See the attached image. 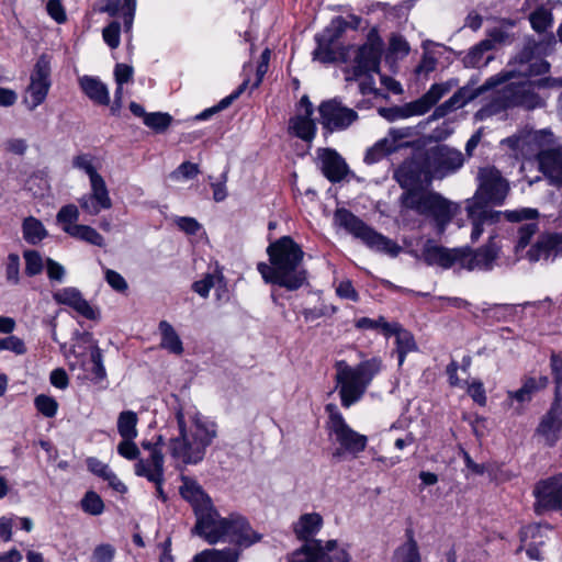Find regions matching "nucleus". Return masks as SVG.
Returning <instances> with one entry per match:
<instances>
[{
  "label": "nucleus",
  "mask_w": 562,
  "mask_h": 562,
  "mask_svg": "<svg viewBox=\"0 0 562 562\" xmlns=\"http://www.w3.org/2000/svg\"><path fill=\"white\" fill-rule=\"evenodd\" d=\"M323 526V518L317 513L304 514L294 525V533L300 540L308 542Z\"/></svg>",
  "instance_id": "obj_33"
},
{
  "label": "nucleus",
  "mask_w": 562,
  "mask_h": 562,
  "mask_svg": "<svg viewBox=\"0 0 562 562\" xmlns=\"http://www.w3.org/2000/svg\"><path fill=\"white\" fill-rule=\"evenodd\" d=\"M319 168L324 177L333 183L340 182L349 169L344 158L331 148H321L317 153Z\"/></svg>",
  "instance_id": "obj_21"
},
{
  "label": "nucleus",
  "mask_w": 562,
  "mask_h": 562,
  "mask_svg": "<svg viewBox=\"0 0 562 562\" xmlns=\"http://www.w3.org/2000/svg\"><path fill=\"white\" fill-rule=\"evenodd\" d=\"M463 154L448 145H437L426 154V167L431 177L443 179L456 173L464 165Z\"/></svg>",
  "instance_id": "obj_13"
},
{
  "label": "nucleus",
  "mask_w": 562,
  "mask_h": 562,
  "mask_svg": "<svg viewBox=\"0 0 562 562\" xmlns=\"http://www.w3.org/2000/svg\"><path fill=\"white\" fill-rule=\"evenodd\" d=\"M540 171L550 183L562 187V147L547 148L538 154Z\"/></svg>",
  "instance_id": "obj_25"
},
{
  "label": "nucleus",
  "mask_w": 562,
  "mask_h": 562,
  "mask_svg": "<svg viewBox=\"0 0 562 562\" xmlns=\"http://www.w3.org/2000/svg\"><path fill=\"white\" fill-rule=\"evenodd\" d=\"M459 85V80L451 78L445 82L434 83L419 99L403 106L379 108L378 113L389 122L406 119L413 115L427 113L437 102Z\"/></svg>",
  "instance_id": "obj_10"
},
{
  "label": "nucleus",
  "mask_w": 562,
  "mask_h": 562,
  "mask_svg": "<svg viewBox=\"0 0 562 562\" xmlns=\"http://www.w3.org/2000/svg\"><path fill=\"white\" fill-rule=\"evenodd\" d=\"M348 29V21L342 16L334 18L328 26L319 33L325 40L329 41V43H334L337 45V41L341 37V35Z\"/></svg>",
  "instance_id": "obj_45"
},
{
  "label": "nucleus",
  "mask_w": 562,
  "mask_h": 562,
  "mask_svg": "<svg viewBox=\"0 0 562 562\" xmlns=\"http://www.w3.org/2000/svg\"><path fill=\"white\" fill-rule=\"evenodd\" d=\"M22 229L24 239L32 245L42 241L47 235L43 223L33 216H29L24 220Z\"/></svg>",
  "instance_id": "obj_40"
},
{
  "label": "nucleus",
  "mask_w": 562,
  "mask_h": 562,
  "mask_svg": "<svg viewBox=\"0 0 562 562\" xmlns=\"http://www.w3.org/2000/svg\"><path fill=\"white\" fill-rule=\"evenodd\" d=\"M78 203L89 215H98L101 211L112 207V200L103 177L90 181V192L83 194Z\"/></svg>",
  "instance_id": "obj_19"
},
{
  "label": "nucleus",
  "mask_w": 562,
  "mask_h": 562,
  "mask_svg": "<svg viewBox=\"0 0 562 562\" xmlns=\"http://www.w3.org/2000/svg\"><path fill=\"white\" fill-rule=\"evenodd\" d=\"M121 25L117 21H112L102 31L103 41L112 49L117 48L121 43Z\"/></svg>",
  "instance_id": "obj_56"
},
{
  "label": "nucleus",
  "mask_w": 562,
  "mask_h": 562,
  "mask_svg": "<svg viewBox=\"0 0 562 562\" xmlns=\"http://www.w3.org/2000/svg\"><path fill=\"white\" fill-rule=\"evenodd\" d=\"M319 123L328 133L340 132L351 126L358 119V113L342 104L338 98L323 101L318 105Z\"/></svg>",
  "instance_id": "obj_15"
},
{
  "label": "nucleus",
  "mask_w": 562,
  "mask_h": 562,
  "mask_svg": "<svg viewBox=\"0 0 562 562\" xmlns=\"http://www.w3.org/2000/svg\"><path fill=\"white\" fill-rule=\"evenodd\" d=\"M398 147L400 146L390 140L389 137L381 138L367 149L363 160L367 165L376 164L387 155L396 151Z\"/></svg>",
  "instance_id": "obj_37"
},
{
  "label": "nucleus",
  "mask_w": 562,
  "mask_h": 562,
  "mask_svg": "<svg viewBox=\"0 0 562 562\" xmlns=\"http://www.w3.org/2000/svg\"><path fill=\"white\" fill-rule=\"evenodd\" d=\"M531 27L537 33H543L553 24V14L551 9L540 5L529 15Z\"/></svg>",
  "instance_id": "obj_42"
},
{
  "label": "nucleus",
  "mask_w": 562,
  "mask_h": 562,
  "mask_svg": "<svg viewBox=\"0 0 562 562\" xmlns=\"http://www.w3.org/2000/svg\"><path fill=\"white\" fill-rule=\"evenodd\" d=\"M135 474L146 477L151 483H159L164 475V456L154 447L148 459H139L135 465Z\"/></svg>",
  "instance_id": "obj_28"
},
{
  "label": "nucleus",
  "mask_w": 562,
  "mask_h": 562,
  "mask_svg": "<svg viewBox=\"0 0 562 562\" xmlns=\"http://www.w3.org/2000/svg\"><path fill=\"white\" fill-rule=\"evenodd\" d=\"M400 200L403 207L429 218L438 235L446 232L459 211L458 204L435 191L403 192Z\"/></svg>",
  "instance_id": "obj_6"
},
{
  "label": "nucleus",
  "mask_w": 562,
  "mask_h": 562,
  "mask_svg": "<svg viewBox=\"0 0 562 562\" xmlns=\"http://www.w3.org/2000/svg\"><path fill=\"white\" fill-rule=\"evenodd\" d=\"M422 258L428 266H439L442 269H449L456 263L460 265L461 248L448 249L432 244L431 240H427L422 250Z\"/></svg>",
  "instance_id": "obj_24"
},
{
  "label": "nucleus",
  "mask_w": 562,
  "mask_h": 562,
  "mask_svg": "<svg viewBox=\"0 0 562 562\" xmlns=\"http://www.w3.org/2000/svg\"><path fill=\"white\" fill-rule=\"evenodd\" d=\"M391 336H395L398 366H402L406 355L417 348L416 342L413 335L403 329L398 323H395V328L389 331V337Z\"/></svg>",
  "instance_id": "obj_35"
},
{
  "label": "nucleus",
  "mask_w": 562,
  "mask_h": 562,
  "mask_svg": "<svg viewBox=\"0 0 562 562\" xmlns=\"http://www.w3.org/2000/svg\"><path fill=\"white\" fill-rule=\"evenodd\" d=\"M559 256H562V233L540 236L537 243L527 251V257L532 262L539 260L553 261Z\"/></svg>",
  "instance_id": "obj_22"
},
{
  "label": "nucleus",
  "mask_w": 562,
  "mask_h": 562,
  "mask_svg": "<svg viewBox=\"0 0 562 562\" xmlns=\"http://www.w3.org/2000/svg\"><path fill=\"white\" fill-rule=\"evenodd\" d=\"M393 177L401 188L405 190L404 192L424 191L420 184L426 175L422 165L415 159L404 160L395 169Z\"/></svg>",
  "instance_id": "obj_23"
},
{
  "label": "nucleus",
  "mask_w": 562,
  "mask_h": 562,
  "mask_svg": "<svg viewBox=\"0 0 562 562\" xmlns=\"http://www.w3.org/2000/svg\"><path fill=\"white\" fill-rule=\"evenodd\" d=\"M318 542L317 553L319 562H350V555L348 551L339 547L336 540H328L323 543L322 540Z\"/></svg>",
  "instance_id": "obj_34"
},
{
  "label": "nucleus",
  "mask_w": 562,
  "mask_h": 562,
  "mask_svg": "<svg viewBox=\"0 0 562 562\" xmlns=\"http://www.w3.org/2000/svg\"><path fill=\"white\" fill-rule=\"evenodd\" d=\"M517 305L514 304H493L484 307L482 312L488 318H493L497 322H506L514 317Z\"/></svg>",
  "instance_id": "obj_43"
},
{
  "label": "nucleus",
  "mask_w": 562,
  "mask_h": 562,
  "mask_svg": "<svg viewBox=\"0 0 562 562\" xmlns=\"http://www.w3.org/2000/svg\"><path fill=\"white\" fill-rule=\"evenodd\" d=\"M215 285V276L206 273L201 280L192 284V290L202 297H207L211 289Z\"/></svg>",
  "instance_id": "obj_62"
},
{
  "label": "nucleus",
  "mask_w": 562,
  "mask_h": 562,
  "mask_svg": "<svg viewBox=\"0 0 562 562\" xmlns=\"http://www.w3.org/2000/svg\"><path fill=\"white\" fill-rule=\"evenodd\" d=\"M493 236L490 241L481 248L471 251L468 248H461L460 267L468 271H491L494 261L498 257V247L493 243Z\"/></svg>",
  "instance_id": "obj_18"
},
{
  "label": "nucleus",
  "mask_w": 562,
  "mask_h": 562,
  "mask_svg": "<svg viewBox=\"0 0 562 562\" xmlns=\"http://www.w3.org/2000/svg\"><path fill=\"white\" fill-rule=\"evenodd\" d=\"M36 409L45 417L52 418L57 414L58 403L48 395L40 394L34 398Z\"/></svg>",
  "instance_id": "obj_54"
},
{
  "label": "nucleus",
  "mask_w": 562,
  "mask_h": 562,
  "mask_svg": "<svg viewBox=\"0 0 562 562\" xmlns=\"http://www.w3.org/2000/svg\"><path fill=\"white\" fill-rule=\"evenodd\" d=\"M269 263L259 262L257 270L266 283L296 291L307 282L303 268L304 251L290 236H282L267 247Z\"/></svg>",
  "instance_id": "obj_2"
},
{
  "label": "nucleus",
  "mask_w": 562,
  "mask_h": 562,
  "mask_svg": "<svg viewBox=\"0 0 562 562\" xmlns=\"http://www.w3.org/2000/svg\"><path fill=\"white\" fill-rule=\"evenodd\" d=\"M79 86L91 101L102 105L110 103L108 87L98 78L83 76L79 79Z\"/></svg>",
  "instance_id": "obj_31"
},
{
  "label": "nucleus",
  "mask_w": 562,
  "mask_h": 562,
  "mask_svg": "<svg viewBox=\"0 0 562 562\" xmlns=\"http://www.w3.org/2000/svg\"><path fill=\"white\" fill-rule=\"evenodd\" d=\"M93 157L90 154H80L72 158V167L85 171L89 180H95L102 176L95 170L92 164Z\"/></svg>",
  "instance_id": "obj_52"
},
{
  "label": "nucleus",
  "mask_w": 562,
  "mask_h": 562,
  "mask_svg": "<svg viewBox=\"0 0 562 562\" xmlns=\"http://www.w3.org/2000/svg\"><path fill=\"white\" fill-rule=\"evenodd\" d=\"M117 452L127 460H136L140 453L134 439H122L117 446Z\"/></svg>",
  "instance_id": "obj_63"
},
{
  "label": "nucleus",
  "mask_w": 562,
  "mask_h": 562,
  "mask_svg": "<svg viewBox=\"0 0 562 562\" xmlns=\"http://www.w3.org/2000/svg\"><path fill=\"white\" fill-rule=\"evenodd\" d=\"M465 211L468 218L471 222V240L477 241L482 236L483 232L495 225L505 217L508 222L516 223L521 221H528L530 218H538L539 212L532 207H521L513 211H494L488 205L476 202L475 200H467Z\"/></svg>",
  "instance_id": "obj_8"
},
{
  "label": "nucleus",
  "mask_w": 562,
  "mask_h": 562,
  "mask_svg": "<svg viewBox=\"0 0 562 562\" xmlns=\"http://www.w3.org/2000/svg\"><path fill=\"white\" fill-rule=\"evenodd\" d=\"M23 258L25 260L26 276L34 277L43 271V258L37 250H25Z\"/></svg>",
  "instance_id": "obj_53"
},
{
  "label": "nucleus",
  "mask_w": 562,
  "mask_h": 562,
  "mask_svg": "<svg viewBox=\"0 0 562 562\" xmlns=\"http://www.w3.org/2000/svg\"><path fill=\"white\" fill-rule=\"evenodd\" d=\"M50 59L47 55H41L30 77V85L26 88L23 103L29 111H34L41 105L48 94L50 81Z\"/></svg>",
  "instance_id": "obj_14"
},
{
  "label": "nucleus",
  "mask_w": 562,
  "mask_h": 562,
  "mask_svg": "<svg viewBox=\"0 0 562 562\" xmlns=\"http://www.w3.org/2000/svg\"><path fill=\"white\" fill-rule=\"evenodd\" d=\"M395 562H420L418 546L412 532L407 542L396 550Z\"/></svg>",
  "instance_id": "obj_44"
},
{
  "label": "nucleus",
  "mask_w": 562,
  "mask_h": 562,
  "mask_svg": "<svg viewBox=\"0 0 562 562\" xmlns=\"http://www.w3.org/2000/svg\"><path fill=\"white\" fill-rule=\"evenodd\" d=\"M158 329L161 335L160 347L170 353L181 355L183 352V345L172 325L167 321H161Z\"/></svg>",
  "instance_id": "obj_36"
},
{
  "label": "nucleus",
  "mask_w": 562,
  "mask_h": 562,
  "mask_svg": "<svg viewBox=\"0 0 562 562\" xmlns=\"http://www.w3.org/2000/svg\"><path fill=\"white\" fill-rule=\"evenodd\" d=\"M116 550L110 543H101L97 546L91 554V562H112L115 557Z\"/></svg>",
  "instance_id": "obj_59"
},
{
  "label": "nucleus",
  "mask_w": 562,
  "mask_h": 562,
  "mask_svg": "<svg viewBox=\"0 0 562 562\" xmlns=\"http://www.w3.org/2000/svg\"><path fill=\"white\" fill-rule=\"evenodd\" d=\"M56 303L68 305L87 319H95L97 314L92 306L81 295V292L74 286L63 288L53 294Z\"/></svg>",
  "instance_id": "obj_26"
},
{
  "label": "nucleus",
  "mask_w": 562,
  "mask_h": 562,
  "mask_svg": "<svg viewBox=\"0 0 562 562\" xmlns=\"http://www.w3.org/2000/svg\"><path fill=\"white\" fill-rule=\"evenodd\" d=\"M379 357L367 359L352 367L346 360L335 363V381L342 407L349 408L364 395L374 376L381 371Z\"/></svg>",
  "instance_id": "obj_5"
},
{
  "label": "nucleus",
  "mask_w": 562,
  "mask_h": 562,
  "mask_svg": "<svg viewBox=\"0 0 562 562\" xmlns=\"http://www.w3.org/2000/svg\"><path fill=\"white\" fill-rule=\"evenodd\" d=\"M66 233L79 240L90 245L103 247L105 245L103 236L93 227L88 225H76V227L66 228Z\"/></svg>",
  "instance_id": "obj_39"
},
{
  "label": "nucleus",
  "mask_w": 562,
  "mask_h": 562,
  "mask_svg": "<svg viewBox=\"0 0 562 562\" xmlns=\"http://www.w3.org/2000/svg\"><path fill=\"white\" fill-rule=\"evenodd\" d=\"M550 367L555 383L554 397L562 398V357L552 352L550 357Z\"/></svg>",
  "instance_id": "obj_55"
},
{
  "label": "nucleus",
  "mask_w": 562,
  "mask_h": 562,
  "mask_svg": "<svg viewBox=\"0 0 562 562\" xmlns=\"http://www.w3.org/2000/svg\"><path fill=\"white\" fill-rule=\"evenodd\" d=\"M318 542L312 540L293 552L289 562H319L317 553Z\"/></svg>",
  "instance_id": "obj_48"
},
{
  "label": "nucleus",
  "mask_w": 562,
  "mask_h": 562,
  "mask_svg": "<svg viewBox=\"0 0 562 562\" xmlns=\"http://www.w3.org/2000/svg\"><path fill=\"white\" fill-rule=\"evenodd\" d=\"M178 436L169 440L168 450L173 460L183 464H196L205 456L216 437V424L196 412L177 409Z\"/></svg>",
  "instance_id": "obj_3"
},
{
  "label": "nucleus",
  "mask_w": 562,
  "mask_h": 562,
  "mask_svg": "<svg viewBox=\"0 0 562 562\" xmlns=\"http://www.w3.org/2000/svg\"><path fill=\"white\" fill-rule=\"evenodd\" d=\"M316 123L312 115L297 113L289 120V132L295 137L311 143L316 135Z\"/></svg>",
  "instance_id": "obj_30"
},
{
  "label": "nucleus",
  "mask_w": 562,
  "mask_h": 562,
  "mask_svg": "<svg viewBox=\"0 0 562 562\" xmlns=\"http://www.w3.org/2000/svg\"><path fill=\"white\" fill-rule=\"evenodd\" d=\"M199 173V165L190 161H184L170 173V178L173 180H189L195 178Z\"/></svg>",
  "instance_id": "obj_58"
},
{
  "label": "nucleus",
  "mask_w": 562,
  "mask_h": 562,
  "mask_svg": "<svg viewBox=\"0 0 562 562\" xmlns=\"http://www.w3.org/2000/svg\"><path fill=\"white\" fill-rule=\"evenodd\" d=\"M79 218V210L75 204L64 205L56 215V221L61 225L63 231L66 233V228L76 227Z\"/></svg>",
  "instance_id": "obj_51"
},
{
  "label": "nucleus",
  "mask_w": 562,
  "mask_h": 562,
  "mask_svg": "<svg viewBox=\"0 0 562 562\" xmlns=\"http://www.w3.org/2000/svg\"><path fill=\"white\" fill-rule=\"evenodd\" d=\"M549 70L550 64L544 59H538L528 65L521 63L518 70L504 69L501 72L490 77L482 86L477 88H474L471 85H467L458 89L447 101L435 108L430 119H442L451 112L463 108L485 91L494 89L515 78H529L532 76H540L549 72Z\"/></svg>",
  "instance_id": "obj_4"
},
{
  "label": "nucleus",
  "mask_w": 562,
  "mask_h": 562,
  "mask_svg": "<svg viewBox=\"0 0 562 562\" xmlns=\"http://www.w3.org/2000/svg\"><path fill=\"white\" fill-rule=\"evenodd\" d=\"M538 391L537 380L535 378H527L524 380L520 389L516 391H509L508 397L519 403L530 402L532 395Z\"/></svg>",
  "instance_id": "obj_47"
},
{
  "label": "nucleus",
  "mask_w": 562,
  "mask_h": 562,
  "mask_svg": "<svg viewBox=\"0 0 562 562\" xmlns=\"http://www.w3.org/2000/svg\"><path fill=\"white\" fill-rule=\"evenodd\" d=\"M334 221L372 250L386 254L390 257H397L402 251V247L394 240L374 231L347 209L336 210Z\"/></svg>",
  "instance_id": "obj_7"
},
{
  "label": "nucleus",
  "mask_w": 562,
  "mask_h": 562,
  "mask_svg": "<svg viewBox=\"0 0 562 562\" xmlns=\"http://www.w3.org/2000/svg\"><path fill=\"white\" fill-rule=\"evenodd\" d=\"M315 41L317 43V47L313 52V58L315 60L323 64H333L338 60L339 53L336 44L329 43V41L325 40L319 34H316Z\"/></svg>",
  "instance_id": "obj_38"
},
{
  "label": "nucleus",
  "mask_w": 562,
  "mask_h": 562,
  "mask_svg": "<svg viewBox=\"0 0 562 562\" xmlns=\"http://www.w3.org/2000/svg\"><path fill=\"white\" fill-rule=\"evenodd\" d=\"M358 329H370L375 330L380 329L382 334L389 338V331L395 328V323H389L384 317L380 316L378 319H372L369 317H361L356 321L355 324Z\"/></svg>",
  "instance_id": "obj_46"
},
{
  "label": "nucleus",
  "mask_w": 562,
  "mask_h": 562,
  "mask_svg": "<svg viewBox=\"0 0 562 562\" xmlns=\"http://www.w3.org/2000/svg\"><path fill=\"white\" fill-rule=\"evenodd\" d=\"M195 517L194 533L203 537L211 544L228 541L236 548L207 549L195 554L190 562H238L243 549L261 540V535L256 532L248 520L239 514L233 513L223 518L213 505Z\"/></svg>",
  "instance_id": "obj_1"
},
{
  "label": "nucleus",
  "mask_w": 562,
  "mask_h": 562,
  "mask_svg": "<svg viewBox=\"0 0 562 562\" xmlns=\"http://www.w3.org/2000/svg\"><path fill=\"white\" fill-rule=\"evenodd\" d=\"M5 277L7 280L13 284H18L20 281V257L16 254H10L8 256Z\"/></svg>",
  "instance_id": "obj_60"
},
{
  "label": "nucleus",
  "mask_w": 562,
  "mask_h": 562,
  "mask_svg": "<svg viewBox=\"0 0 562 562\" xmlns=\"http://www.w3.org/2000/svg\"><path fill=\"white\" fill-rule=\"evenodd\" d=\"M137 415L133 411H124L117 418V431L122 439H135L137 432Z\"/></svg>",
  "instance_id": "obj_41"
},
{
  "label": "nucleus",
  "mask_w": 562,
  "mask_h": 562,
  "mask_svg": "<svg viewBox=\"0 0 562 562\" xmlns=\"http://www.w3.org/2000/svg\"><path fill=\"white\" fill-rule=\"evenodd\" d=\"M10 350L15 355H24L26 347L24 341L16 336H8L0 339V351Z\"/></svg>",
  "instance_id": "obj_61"
},
{
  "label": "nucleus",
  "mask_w": 562,
  "mask_h": 562,
  "mask_svg": "<svg viewBox=\"0 0 562 562\" xmlns=\"http://www.w3.org/2000/svg\"><path fill=\"white\" fill-rule=\"evenodd\" d=\"M477 189L470 200L483 204L502 205L509 192V183L495 167H483L477 171Z\"/></svg>",
  "instance_id": "obj_12"
},
{
  "label": "nucleus",
  "mask_w": 562,
  "mask_h": 562,
  "mask_svg": "<svg viewBox=\"0 0 562 562\" xmlns=\"http://www.w3.org/2000/svg\"><path fill=\"white\" fill-rule=\"evenodd\" d=\"M102 2L100 11L110 16H116L122 10L125 32L131 31L136 11V0H102Z\"/></svg>",
  "instance_id": "obj_29"
},
{
  "label": "nucleus",
  "mask_w": 562,
  "mask_h": 562,
  "mask_svg": "<svg viewBox=\"0 0 562 562\" xmlns=\"http://www.w3.org/2000/svg\"><path fill=\"white\" fill-rule=\"evenodd\" d=\"M494 47L491 40H483L471 47L462 58V63L467 68H480L486 66L493 56H485Z\"/></svg>",
  "instance_id": "obj_32"
},
{
  "label": "nucleus",
  "mask_w": 562,
  "mask_h": 562,
  "mask_svg": "<svg viewBox=\"0 0 562 562\" xmlns=\"http://www.w3.org/2000/svg\"><path fill=\"white\" fill-rule=\"evenodd\" d=\"M80 504L82 510L92 516H99L104 510V503L100 495L94 491H88L82 497Z\"/></svg>",
  "instance_id": "obj_49"
},
{
  "label": "nucleus",
  "mask_w": 562,
  "mask_h": 562,
  "mask_svg": "<svg viewBox=\"0 0 562 562\" xmlns=\"http://www.w3.org/2000/svg\"><path fill=\"white\" fill-rule=\"evenodd\" d=\"M182 481L180 495L190 503L195 516L213 506L211 497L196 481L188 477H183Z\"/></svg>",
  "instance_id": "obj_27"
},
{
  "label": "nucleus",
  "mask_w": 562,
  "mask_h": 562,
  "mask_svg": "<svg viewBox=\"0 0 562 562\" xmlns=\"http://www.w3.org/2000/svg\"><path fill=\"white\" fill-rule=\"evenodd\" d=\"M540 97L533 90V83L530 80L510 82L502 91V94L480 109L476 117L485 120L501 111L514 106H522L526 109H535L541 105Z\"/></svg>",
  "instance_id": "obj_9"
},
{
  "label": "nucleus",
  "mask_w": 562,
  "mask_h": 562,
  "mask_svg": "<svg viewBox=\"0 0 562 562\" xmlns=\"http://www.w3.org/2000/svg\"><path fill=\"white\" fill-rule=\"evenodd\" d=\"M326 408L330 412L328 422L329 436L338 443V447L333 452V457L341 458L345 454H349L352 458H358L367 448L368 437L353 430L334 405L329 404Z\"/></svg>",
  "instance_id": "obj_11"
},
{
  "label": "nucleus",
  "mask_w": 562,
  "mask_h": 562,
  "mask_svg": "<svg viewBox=\"0 0 562 562\" xmlns=\"http://www.w3.org/2000/svg\"><path fill=\"white\" fill-rule=\"evenodd\" d=\"M562 430V398L554 397L550 409L541 418L536 431L546 445L552 447L560 438Z\"/></svg>",
  "instance_id": "obj_20"
},
{
  "label": "nucleus",
  "mask_w": 562,
  "mask_h": 562,
  "mask_svg": "<svg viewBox=\"0 0 562 562\" xmlns=\"http://www.w3.org/2000/svg\"><path fill=\"white\" fill-rule=\"evenodd\" d=\"M46 10L49 16L59 24L67 20L66 12L60 0H48Z\"/></svg>",
  "instance_id": "obj_64"
},
{
  "label": "nucleus",
  "mask_w": 562,
  "mask_h": 562,
  "mask_svg": "<svg viewBox=\"0 0 562 562\" xmlns=\"http://www.w3.org/2000/svg\"><path fill=\"white\" fill-rule=\"evenodd\" d=\"M383 50V42L373 33H370L368 41L357 49L355 65L348 72L347 80H358L362 75L379 72Z\"/></svg>",
  "instance_id": "obj_16"
},
{
  "label": "nucleus",
  "mask_w": 562,
  "mask_h": 562,
  "mask_svg": "<svg viewBox=\"0 0 562 562\" xmlns=\"http://www.w3.org/2000/svg\"><path fill=\"white\" fill-rule=\"evenodd\" d=\"M533 494L536 497L535 510L542 514L544 510L562 508V475L553 476L539 482Z\"/></svg>",
  "instance_id": "obj_17"
},
{
  "label": "nucleus",
  "mask_w": 562,
  "mask_h": 562,
  "mask_svg": "<svg viewBox=\"0 0 562 562\" xmlns=\"http://www.w3.org/2000/svg\"><path fill=\"white\" fill-rule=\"evenodd\" d=\"M172 116L164 112L148 113L144 120V124L156 133H164L170 126Z\"/></svg>",
  "instance_id": "obj_50"
},
{
  "label": "nucleus",
  "mask_w": 562,
  "mask_h": 562,
  "mask_svg": "<svg viewBox=\"0 0 562 562\" xmlns=\"http://www.w3.org/2000/svg\"><path fill=\"white\" fill-rule=\"evenodd\" d=\"M532 222L526 223L519 227L518 231V240L516 248L524 249L530 241L531 237L537 233L538 231V223L536 222L537 218H530Z\"/></svg>",
  "instance_id": "obj_57"
}]
</instances>
